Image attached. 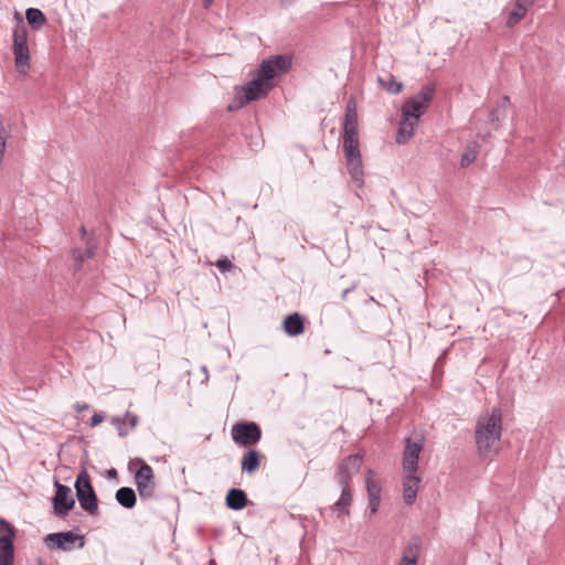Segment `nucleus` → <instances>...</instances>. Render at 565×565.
I'll return each mask as SVG.
<instances>
[{
  "instance_id": "f257e3e1",
  "label": "nucleus",
  "mask_w": 565,
  "mask_h": 565,
  "mask_svg": "<svg viewBox=\"0 0 565 565\" xmlns=\"http://www.w3.org/2000/svg\"><path fill=\"white\" fill-rule=\"evenodd\" d=\"M343 150L351 179L356 184V186L362 188L364 184V173L358 137V114L355 102L352 98L348 102L345 109L343 125Z\"/></svg>"
},
{
  "instance_id": "f03ea898",
  "label": "nucleus",
  "mask_w": 565,
  "mask_h": 565,
  "mask_svg": "<svg viewBox=\"0 0 565 565\" xmlns=\"http://www.w3.org/2000/svg\"><path fill=\"white\" fill-rule=\"evenodd\" d=\"M502 411L492 407L486 411L477 419L475 429V443L480 458L487 460L498 452L502 435Z\"/></svg>"
},
{
  "instance_id": "7ed1b4c3",
  "label": "nucleus",
  "mask_w": 565,
  "mask_h": 565,
  "mask_svg": "<svg viewBox=\"0 0 565 565\" xmlns=\"http://www.w3.org/2000/svg\"><path fill=\"white\" fill-rule=\"evenodd\" d=\"M17 21L13 29V54L15 68L19 74L26 75L30 68V51L28 46V31L22 17L15 12Z\"/></svg>"
},
{
  "instance_id": "20e7f679",
  "label": "nucleus",
  "mask_w": 565,
  "mask_h": 565,
  "mask_svg": "<svg viewBox=\"0 0 565 565\" xmlns=\"http://www.w3.org/2000/svg\"><path fill=\"white\" fill-rule=\"evenodd\" d=\"M75 490L81 508L92 515L97 514L98 499L86 470H82L76 477Z\"/></svg>"
},
{
  "instance_id": "39448f33",
  "label": "nucleus",
  "mask_w": 565,
  "mask_h": 565,
  "mask_svg": "<svg viewBox=\"0 0 565 565\" xmlns=\"http://www.w3.org/2000/svg\"><path fill=\"white\" fill-rule=\"evenodd\" d=\"M273 87L274 84L271 82H266L256 74V77L252 79L246 86H243L236 90L234 99L235 107H243L252 100H256L266 96Z\"/></svg>"
},
{
  "instance_id": "423d86ee",
  "label": "nucleus",
  "mask_w": 565,
  "mask_h": 565,
  "mask_svg": "<svg viewBox=\"0 0 565 565\" xmlns=\"http://www.w3.org/2000/svg\"><path fill=\"white\" fill-rule=\"evenodd\" d=\"M425 446V437L419 431H413L412 435L405 438V449L403 454V470L409 472H417L418 459Z\"/></svg>"
},
{
  "instance_id": "0eeeda50",
  "label": "nucleus",
  "mask_w": 565,
  "mask_h": 565,
  "mask_svg": "<svg viewBox=\"0 0 565 565\" xmlns=\"http://www.w3.org/2000/svg\"><path fill=\"white\" fill-rule=\"evenodd\" d=\"M44 541L50 550L63 552H71L75 548L81 550L85 546V536L73 531L50 533L45 536Z\"/></svg>"
},
{
  "instance_id": "6e6552de",
  "label": "nucleus",
  "mask_w": 565,
  "mask_h": 565,
  "mask_svg": "<svg viewBox=\"0 0 565 565\" xmlns=\"http://www.w3.org/2000/svg\"><path fill=\"white\" fill-rule=\"evenodd\" d=\"M435 94V87L430 84L425 85L417 95L405 102L402 107V114L415 119L426 111Z\"/></svg>"
},
{
  "instance_id": "1a4fd4ad",
  "label": "nucleus",
  "mask_w": 565,
  "mask_h": 565,
  "mask_svg": "<svg viewBox=\"0 0 565 565\" xmlns=\"http://www.w3.org/2000/svg\"><path fill=\"white\" fill-rule=\"evenodd\" d=\"M231 435L236 445L249 448L259 443L262 430L254 422H243L232 427Z\"/></svg>"
},
{
  "instance_id": "9d476101",
  "label": "nucleus",
  "mask_w": 565,
  "mask_h": 565,
  "mask_svg": "<svg viewBox=\"0 0 565 565\" xmlns=\"http://www.w3.org/2000/svg\"><path fill=\"white\" fill-rule=\"evenodd\" d=\"M141 465L135 473V484L139 497L142 500H150L156 497V481L152 468L142 459H137Z\"/></svg>"
},
{
  "instance_id": "9b49d317",
  "label": "nucleus",
  "mask_w": 565,
  "mask_h": 565,
  "mask_svg": "<svg viewBox=\"0 0 565 565\" xmlns=\"http://www.w3.org/2000/svg\"><path fill=\"white\" fill-rule=\"evenodd\" d=\"M291 65V61L286 55H274L267 60H264L256 74L266 82H270L277 76L285 74Z\"/></svg>"
},
{
  "instance_id": "f8f14e48",
  "label": "nucleus",
  "mask_w": 565,
  "mask_h": 565,
  "mask_svg": "<svg viewBox=\"0 0 565 565\" xmlns=\"http://www.w3.org/2000/svg\"><path fill=\"white\" fill-rule=\"evenodd\" d=\"M362 466L360 455H350L341 461L335 472V480L340 486H350L353 476H355Z\"/></svg>"
},
{
  "instance_id": "ddd939ff",
  "label": "nucleus",
  "mask_w": 565,
  "mask_h": 565,
  "mask_svg": "<svg viewBox=\"0 0 565 565\" xmlns=\"http://www.w3.org/2000/svg\"><path fill=\"white\" fill-rule=\"evenodd\" d=\"M56 493L53 498V508L57 516H64L75 505V500L72 495V490L68 486L61 484L58 481L54 482Z\"/></svg>"
},
{
  "instance_id": "4468645a",
  "label": "nucleus",
  "mask_w": 565,
  "mask_h": 565,
  "mask_svg": "<svg viewBox=\"0 0 565 565\" xmlns=\"http://www.w3.org/2000/svg\"><path fill=\"white\" fill-rule=\"evenodd\" d=\"M8 534H0V565L14 564L15 530L9 522H3Z\"/></svg>"
},
{
  "instance_id": "2eb2a0df",
  "label": "nucleus",
  "mask_w": 565,
  "mask_h": 565,
  "mask_svg": "<svg viewBox=\"0 0 565 565\" xmlns=\"http://www.w3.org/2000/svg\"><path fill=\"white\" fill-rule=\"evenodd\" d=\"M404 473L403 499L407 505H412L417 497L420 477L417 476V472L404 471Z\"/></svg>"
},
{
  "instance_id": "dca6fc26",
  "label": "nucleus",
  "mask_w": 565,
  "mask_h": 565,
  "mask_svg": "<svg viewBox=\"0 0 565 565\" xmlns=\"http://www.w3.org/2000/svg\"><path fill=\"white\" fill-rule=\"evenodd\" d=\"M417 124L418 119L404 116L402 114L399 127L396 135V142L399 145L406 143L413 137Z\"/></svg>"
},
{
  "instance_id": "f3484780",
  "label": "nucleus",
  "mask_w": 565,
  "mask_h": 565,
  "mask_svg": "<svg viewBox=\"0 0 565 565\" xmlns=\"http://www.w3.org/2000/svg\"><path fill=\"white\" fill-rule=\"evenodd\" d=\"M264 456L256 449H248L241 460V469L244 473L253 475L260 466Z\"/></svg>"
},
{
  "instance_id": "a211bd4d",
  "label": "nucleus",
  "mask_w": 565,
  "mask_h": 565,
  "mask_svg": "<svg viewBox=\"0 0 565 565\" xmlns=\"http://www.w3.org/2000/svg\"><path fill=\"white\" fill-rule=\"evenodd\" d=\"M282 328L289 337H298L305 330L303 319L297 312L290 313L285 317Z\"/></svg>"
},
{
  "instance_id": "6ab92c4d",
  "label": "nucleus",
  "mask_w": 565,
  "mask_h": 565,
  "mask_svg": "<svg viewBox=\"0 0 565 565\" xmlns=\"http://www.w3.org/2000/svg\"><path fill=\"white\" fill-rule=\"evenodd\" d=\"M225 503L228 509L239 511L247 505L248 499L242 489L232 488L226 494Z\"/></svg>"
},
{
  "instance_id": "aec40b11",
  "label": "nucleus",
  "mask_w": 565,
  "mask_h": 565,
  "mask_svg": "<svg viewBox=\"0 0 565 565\" xmlns=\"http://www.w3.org/2000/svg\"><path fill=\"white\" fill-rule=\"evenodd\" d=\"M341 495L339 500L332 505V510L337 512L339 518L348 515L352 504V492L350 486H341Z\"/></svg>"
},
{
  "instance_id": "412c9836",
  "label": "nucleus",
  "mask_w": 565,
  "mask_h": 565,
  "mask_svg": "<svg viewBox=\"0 0 565 565\" xmlns=\"http://www.w3.org/2000/svg\"><path fill=\"white\" fill-rule=\"evenodd\" d=\"M420 545L417 542H411L403 550V555L398 562V565H417L419 558Z\"/></svg>"
},
{
  "instance_id": "4be33fe9",
  "label": "nucleus",
  "mask_w": 565,
  "mask_h": 565,
  "mask_svg": "<svg viewBox=\"0 0 565 565\" xmlns=\"http://www.w3.org/2000/svg\"><path fill=\"white\" fill-rule=\"evenodd\" d=\"M116 500L121 507L131 509L135 507L137 498L134 489L121 487L116 492Z\"/></svg>"
},
{
  "instance_id": "5701e85b",
  "label": "nucleus",
  "mask_w": 565,
  "mask_h": 565,
  "mask_svg": "<svg viewBox=\"0 0 565 565\" xmlns=\"http://www.w3.org/2000/svg\"><path fill=\"white\" fill-rule=\"evenodd\" d=\"M25 18L28 23L34 30H40L46 23V17L40 9L36 8H29L25 11Z\"/></svg>"
},
{
  "instance_id": "b1692460",
  "label": "nucleus",
  "mask_w": 565,
  "mask_h": 565,
  "mask_svg": "<svg viewBox=\"0 0 565 565\" xmlns=\"http://www.w3.org/2000/svg\"><path fill=\"white\" fill-rule=\"evenodd\" d=\"M379 83L391 94H398L403 88V84L397 82L393 75H388L386 78L379 77Z\"/></svg>"
},
{
  "instance_id": "393cba45",
  "label": "nucleus",
  "mask_w": 565,
  "mask_h": 565,
  "mask_svg": "<svg viewBox=\"0 0 565 565\" xmlns=\"http://www.w3.org/2000/svg\"><path fill=\"white\" fill-rule=\"evenodd\" d=\"M366 491H367L369 499H371V498H381V487L373 479V471L372 470L367 471Z\"/></svg>"
},
{
  "instance_id": "a878e982",
  "label": "nucleus",
  "mask_w": 565,
  "mask_h": 565,
  "mask_svg": "<svg viewBox=\"0 0 565 565\" xmlns=\"http://www.w3.org/2000/svg\"><path fill=\"white\" fill-rule=\"evenodd\" d=\"M138 420H139L138 416L136 414H132L129 412H127L125 414V417L122 419L121 418H113L114 424L120 426L121 424L127 422L131 428H135L137 426ZM126 434L127 433L122 431L121 427H119V436L124 437V436H126Z\"/></svg>"
},
{
  "instance_id": "bb28decb",
  "label": "nucleus",
  "mask_w": 565,
  "mask_h": 565,
  "mask_svg": "<svg viewBox=\"0 0 565 565\" xmlns=\"http://www.w3.org/2000/svg\"><path fill=\"white\" fill-rule=\"evenodd\" d=\"M526 12H527L526 9H524L521 6L515 4L514 9L510 12V14L508 17L507 25L508 26L515 25L525 17Z\"/></svg>"
},
{
  "instance_id": "cd10ccee",
  "label": "nucleus",
  "mask_w": 565,
  "mask_h": 565,
  "mask_svg": "<svg viewBox=\"0 0 565 565\" xmlns=\"http://www.w3.org/2000/svg\"><path fill=\"white\" fill-rule=\"evenodd\" d=\"M509 102H510V99H509L508 96H503L502 97L501 104L499 105V107L491 113V120L492 121H499L500 120V115H504V110L508 107Z\"/></svg>"
},
{
  "instance_id": "c85d7f7f",
  "label": "nucleus",
  "mask_w": 565,
  "mask_h": 565,
  "mask_svg": "<svg viewBox=\"0 0 565 565\" xmlns=\"http://www.w3.org/2000/svg\"><path fill=\"white\" fill-rule=\"evenodd\" d=\"M477 159V151L475 149H471V150H467L462 153L461 156V167L465 168V167H468L469 164H471L475 160Z\"/></svg>"
},
{
  "instance_id": "c756f323",
  "label": "nucleus",
  "mask_w": 565,
  "mask_h": 565,
  "mask_svg": "<svg viewBox=\"0 0 565 565\" xmlns=\"http://www.w3.org/2000/svg\"><path fill=\"white\" fill-rule=\"evenodd\" d=\"M215 266L222 271V273H226L232 267H233V264L231 260H228L227 258H222V259H218L216 263H215Z\"/></svg>"
},
{
  "instance_id": "7c9ffc66",
  "label": "nucleus",
  "mask_w": 565,
  "mask_h": 565,
  "mask_svg": "<svg viewBox=\"0 0 565 565\" xmlns=\"http://www.w3.org/2000/svg\"><path fill=\"white\" fill-rule=\"evenodd\" d=\"M380 503H381V498L369 499V509H370L371 514H374L377 512Z\"/></svg>"
},
{
  "instance_id": "2f4dec72",
  "label": "nucleus",
  "mask_w": 565,
  "mask_h": 565,
  "mask_svg": "<svg viewBox=\"0 0 565 565\" xmlns=\"http://www.w3.org/2000/svg\"><path fill=\"white\" fill-rule=\"evenodd\" d=\"M103 420H104V416L102 414L95 413L90 417V426L95 427V426L99 425Z\"/></svg>"
},
{
  "instance_id": "473e14b6",
  "label": "nucleus",
  "mask_w": 565,
  "mask_h": 565,
  "mask_svg": "<svg viewBox=\"0 0 565 565\" xmlns=\"http://www.w3.org/2000/svg\"><path fill=\"white\" fill-rule=\"evenodd\" d=\"M534 1L535 0H516L515 4L521 6L527 10L534 3Z\"/></svg>"
},
{
  "instance_id": "72a5a7b5",
  "label": "nucleus",
  "mask_w": 565,
  "mask_h": 565,
  "mask_svg": "<svg viewBox=\"0 0 565 565\" xmlns=\"http://www.w3.org/2000/svg\"><path fill=\"white\" fill-rule=\"evenodd\" d=\"M93 255H94V248L93 247H88L85 250V255L81 257L79 262L82 263V262H84L85 258L93 257Z\"/></svg>"
},
{
  "instance_id": "f704fd0d",
  "label": "nucleus",
  "mask_w": 565,
  "mask_h": 565,
  "mask_svg": "<svg viewBox=\"0 0 565 565\" xmlns=\"http://www.w3.org/2000/svg\"><path fill=\"white\" fill-rule=\"evenodd\" d=\"M354 289H355V285H352L350 288L344 289L343 292H342V296H341L342 300H345L348 295L351 291H353Z\"/></svg>"
},
{
  "instance_id": "c9c22d12",
  "label": "nucleus",
  "mask_w": 565,
  "mask_h": 565,
  "mask_svg": "<svg viewBox=\"0 0 565 565\" xmlns=\"http://www.w3.org/2000/svg\"><path fill=\"white\" fill-rule=\"evenodd\" d=\"M106 473L108 478H117L118 476L117 470L115 468L108 469Z\"/></svg>"
},
{
  "instance_id": "e433bc0d",
  "label": "nucleus",
  "mask_w": 565,
  "mask_h": 565,
  "mask_svg": "<svg viewBox=\"0 0 565 565\" xmlns=\"http://www.w3.org/2000/svg\"><path fill=\"white\" fill-rule=\"evenodd\" d=\"M3 522H7V521L4 519L0 518V534H8V530L3 525Z\"/></svg>"
},
{
  "instance_id": "4c0bfd02",
  "label": "nucleus",
  "mask_w": 565,
  "mask_h": 565,
  "mask_svg": "<svg viewBox=\"0 0 565 565\" xmlns=\"http://www.w3.org/2000/svg\"><path fill=\"white\" fill-rule=\"evenodd\" d=\"M75 409L77 412L86 411V409H88V404H86V403H84V404H76Z\"/></svg>"
},
{
  "instance_id": "58836bf2",
  "label": "nucleus",
  "mask_w": 565,
  "mask_h": 565,
  "mask_svg": "<svg viewBox=\"0 0 565 565\" xmlns=\"http://www.w3.org/2000/svg\"><path fill=\"white\" fill-rule=\"evenodd\" d=\"M213 1L214 0H203L204 8H209L213 3Z\"/></svg>"
},
{
  "instance_id": "ea45409f",
  "label": "nucleus",
  "mask_w": 565,
  "mask_h": 565,
  "mask_svg": "<svg viewBox=\"0 0 565 565\" xmlns=\"http://www.w3.org/2000/svg\"><path fill=\"white\" fill-rule=\"evenodd\" d=\"M132 465H134V461H130V463H129V469L130 470L132 469Z\"/></svg>"
},
{
  "instance_id": "a19ab883",
  "label": "nucleus",
  "mask_w": 565,
  "mask_h": 565,
  "mask_svg": "<svg viewBox=\"0 0 565 565\" xmlns=\"http://www.w3.org/2000/svg\"><path fill=\"white\" fill-rule=\"evenodd\" d=\"M202 370H203V372H205V373L207 372L206 366H203V367H202Z\"/></svg>"
}]
</instances>
